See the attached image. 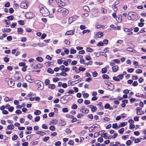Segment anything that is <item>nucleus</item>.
Instances as JSON below:
<instances>
[{"label": "nucleus", "mask_w": 146, "mask_h": 146, "mask_svg": "<svg viewBox=\"0 0 146 146\" xmlns=\"http://www.w3.org/2000/svg\"><path fill=\"white\" fill-rule=\"evenodd\" d=\"M39 9L40 13L44 17L47 16L49 14V11L45 7H41Z\"/></svg>", "instance_id": "nucleus-1"}, {"label": "nucleus", "mask_w": 146, "mask_h": 146, "mask_svg": "<svg viewBox=\"0 0 146 146\" xmlns=\"http://www.w3.org/2000/svg\"><path fill=\"white\" fill-rule=\"evenodd\" d=\"M57 11L62 14L64 16H66L68 13V9L63 7L59 8L57 10Z\"/></svg>", "instance_id": "nucleus-2"}, {"label": "nucleus", "mask_w": 146, "mask_h": 146, "mask_svg": "<svg viewBox=\"0 0 146 146\" xmlns=\"http://www.w3.org/2000/svg\"><path fill=\"white\" fill-rule=\"evenodd\" d=\"M34 82L35 84H37L38 90H41L43 89L44 84L42 82L39 80H36Z\"/></svg>", "instance_id": "nucleus-3"}, {"label": "nucleus", "mask_w": 146, "mask_h": 146, "mask_svg": "<svg viewBox=\"0 0 146 146\" xmlns=\"http://www.w3.org/2000/svg\"><path fill=\"white\" fill-rule=\"evenodd\" d=\"M35 16V14L31 12H27L25 14V16L28 19H31Z\"/></svg>", "instance_id": "nucleus-4"}, {"label": "nucleus", "mask_w": 146, "mask_h": 146, "mask_svg": "<svg viewBox=\"0 0 146 146\" xmlns=\"http://www.w3.org/2000/svg\"><path fill=\"white\" fill-rule=\"evenodd\" d=\"M129 15L131 16L132 21H135L136 20L137 18L138 17L137 14L134 12H129Z\"/></svg>", "instance_id": "nucleus-5"}, {"label": "nucleus", "mask_w": 146, "mask_h": 146, "mask_svg": "<svg viewBox=\"0 0 146 146\" xmlns=\"http://www.w3.org/2000/svg\"><path fill=\"white\" fill-rule=\"evenodd\" d=\"M54 0H48V3L49 5V9L50 11L52 12V13H54L55 9H51L50 8V7H51L50 5L52 3Z\"/></svg>", "instance_id": "nucleus-6"}, {"label": "nucleus", "mask_w": 146, "mask_h": 146, "mask_svg": "<svg viewBox=\"0 0 146 146\" xmlns=\"http://www.w3.org/2000/svg\"><path fill=\"white\" fill-rule=\"evenodd\" d=\"M78 17L77 16H73L70 17L68 19V23L69 24L71 23L72 22L76 20Z\"/></svg>", "instance_id": "nucleus-7"}, {"label": "nucleus", "mask_w": 146, "mask_h": 146, "mask_svg": "<svg viewBox=\"0 0 146 146\" xmlns=\"http://www.w3.org/2000/svg\"><path fill=\"white\" fill-rule=\"evenodd\" d=\"M20 6L21 8L25 9H27L28 7L26 1H24L22 2L21 3Z\"/></svg>", "instance_id": "nucleus-8"}, {"label": "nucleus", "mask_w": 146, "mask_h": 146, "mask_svg": "<svg viewBox=\"0 0 146 146\" xmlns=\"http://www.w3.org/2000/svg\"><path fill=\"white\" fill-rule=\"evenodd\" d=\"M58 5L59 7H61L65 6L66 4L61 0H55Z\"/></svg>", "instance_id": "nucleus-9"}, {"label": "nucleus", "mask_w": 146, "mask_h": 146, "mask_svg": "<svg viewBox=\"0 0 146 146\" xmlns=\"http://www.w3.org/2000/svg\"><path fill=\"white\" fill-rule=\"evenodd\" d=\"M137 113L138 115H141L144 114V111L141 110V109L139 107H137L136 108Z\"/></svg>", "instance_id": "nucleus-10"}, {"label": "nucleus", "mask_w": 146, "mask_h": 146, "mask_svg": "<svg viewBox=\"0 0 146 146\" xmlns=\"http://www.w3.org/2000/svg\"><path fill=\"white\" fill-rule=\"evenodd\" d=\"M91 109V111L93 112H96L97 109V107L92 105H90L88 106Z\"/></svg>", "instance_id": "nucleus-11"}, {"label": "nucleus", "mask_w": 146, "mask_h": 146, "mask_svg": "<svg viewBox=\"0 0 146 146\" xmlns=\"http://www.w3.org/2000/svg\"><path fill=\"white\" fill-rule=\"evenodd\" d=\"M26 80L29 82L31 83L33 82V81L31 78V76L30 75H27L25 77Z\"/></svg>", "instance_id": "nucleus-12"}, {"label": "nucleus", "mask_w": 146, "mask_h": 146, "mask_svg": "<svg viewBox=\"0 0 146 146\" xmlns=\"http://www.w3.org/2000/svg\"><path fill=\"white\" fill-rule=\"evenodd\" d=\"M80 111L81 113H87L88 112L89 110L87 108H82L80 110Z\"/></svg>", "instance_id": "nucleus-13"}, {"label": "nucleus", "mask_w": 146, "mask_h": 146, "mask_svg": "<svg viewBox=\"0 0 146 146\" xmlns=\"http://www.w3.org/2000/svg\"><path fill=\"white\" fill-rule=\"evenodd\" d=\"M75 31L73 30H70L67 31L65 34V35H73Z\"/></svg>", "instance_id": "nucleus-14"}, {"label": "nucleus", "mask_w": 146, "mask_h": 146, "mask_svg": "<svg viewBox=\"0 0 146 146\" xmlns=\"http://www.w3.org/2000/svg\"><path fill=\"white\" fill-rule=\"evenodd\" d=\"M108 88L110 90H112L114 89V86L113 84L110 83L108 85Z\"/></svg>", "instance_id": "nucleus-15"}, {"label": "nucleus", "mask_w": 146, "mask_h": 146, "mask_svg": "<svg viewBox=\"0 0 146 146\" xmlns=\"http://www.w3.org/2000/svg\"><path fill=\"white\" fill-rule=\"evenodd\" d=\"M60 101L62 104H65L67 102V101L64 97L61 98Z\"/></svg>", "instance_id": "nucleus-16"}, {"label": "nucleus", "mask_w": 146, "mask_h": 146, "mask_svg": "<svg viewBox=\"0 0 146 146\" xmlns=\"http://www.w3.org/2000/svg\"><path fill=\"white\" fill-rule=\"evenodd\" d=\"M103 35V33L100 32H98L96 34V37L97 38H100Z\"/></svg>", "instance_id": "nucleus-17"}, {"label": "nucleus", "mask_w": 146, "mask_h": 146, "mask_svg": "<svg viewBox=\"0 0 146 146\" xmlns=\"http://www.w3.org/2000/svg\"><path fill=\"white\" fill-rule=\"evenodd\" d=\"M112 70L114 72H116L118 70V67L117 65L113 66L112 67Z\"/></svg>", "instance_id": "nucleus-18"}, {"label": "nucleus", "mask_w": 146, "mask_h": 146, "mask_svg": "<svg viewBox=\"0 0 146 146\" xmlns=\"http://www.w3.org/2000/svg\"><path fill=\"white\" fill-rule=\"evenodd\" d=\"M126 50L132 52H133L134 53L136 52V51L135 50H133V49L131 48L128 47L126 48Z\"/></svg>", "instance_id": "nucleus-19"}, {"label": "nucleus", "mask_w": 146, "mask_h": 146, "mask_svg": "<svg viewBox=\"0 0 146 146\" xmlns=\"http://www.w3.org/2000/svg\"><path fill=\"white\" fill-rule=\"evenodd\" d=\"M36 133L40 135L41 136H43L46 134V133L41 131H38L36 132Z\"/></svg>", "instance_id": "nucleus-20"}, {"label": "nucleus", "mask_w": 146, "mask_h": 146, "mask_svg": "<svg viewBox=\"0 0 146 146\" xmlns=\"http://www.w3.org/2000/svg\"><path fill=\"white\" fill-rule=\"evenodd\" d=\"M8 84L9 86H13L14 85L15 83L13 81L11 80L10 81L8 82Z\"/></svg>", "instance_id": "nucleus-21"}, {"label": "nucleus", "mask_w": 146, "mask_h": 146, "mask_svg": "<svg viewBox=\"0 0 146 146\" xmlns=\"http://www.w3.org/2000/svg\"><path fill=\"white\" fill-rule=\"evenodd\" d=\"M107 135L108 133H105L102 134L101 136L102 137L104 138L105 139H109V137Z\"/></svg>", "instance_id": "nucleus-22"}, {"label": "nucleus", "mask_w": 146, "mask_h": 146, "mask_svg": "<svg viewBox=\"0 0 146 146\" xmlns=\"http://www.w3.org/2000/svg\"><path fill=\"white\" fill-rule=\"evenodd\" d=\"M14 127V126L13 125H10L7 126V128L8 130L13 129Z\"/></svg>", "instance_id": "nucleus-23"}, {"label": "nucleus", "mask_w": 146, "mask_h": 146, "mask_svg": "<svg viewBox=\"0 0 146 146\" xmlns=\"http://www.w3.org/2000/svg\"><path fill=\"white\" fill-rule=\"evenodd\" d=\"M83 9L87 12H88L90 11V10L89 9V7L87 6H84L83 8Z\"/></svg>", "instance_id": "nucleus-24"}, {"label": "nucleus", "mask_w": 146, "mask_h": 146, "mask_svg": "<svg viewBox=\"0 0 146 146\" xmlns=\"http://www.w3.org/2000/svg\"><path fill=\"white\" fill-rule=\"evenodd\" d=\"M41 111L40 110H35L34 113V114L35 115H38L40 114Z\"/></svg>", "instance_id": "nucleus-25"}, {"label": "nucleus", "mask_w": 146, "mask_h": 146, "mask_svg": "<svg viewBox=\"0 0 146 146\" xmlns=\"http://www.w3.org/2000/svg\"><path fill=\"white\" fill-rule=\"evenodd\" d=\"M17 32L20 34H21L23 32V29L22 28H19L17 29Z\"/></svg>", "instance_id": "nucleus-26"}, {"label": "nucleus", "mask_w": 146, "mask_h": 146, "mask_svg": "<svg viewBox=\"0 0 146 146\" xmlns=\"http://www.w3.org/2000/svg\"><path fill=\"white\" fill-rule=\"evenodd\" d=\"M116 20L119 22H121V21L122 19L120 16H117L116 18Z\"/></svg>", "instance_id": "nucleus-27"}, {"label": "nucleus", "mask_w": 146, "mask_h": 146, "mask_svg": "<svg viewBox=\"0 0 146 146\" xmlns=\"http://www.w3.org/2000/svg\"><path fill=\"white\" fill-rule=\"evenodd\" d=\"M112 127L116 129H118L119 128V127H118L117 123L113 124L112 125Z\"/></svg>", "instance_id": "nucleus-28"}, {"label": "nucleus", "mask_w": 146, "mask_h": 146, "mask_svg": "<svg viewBox=\"0 0 146 146\" xmlns=\"http://www.w3.org/2000/svg\"><path fill=\"white\" fill-rule=\"evenodd\" d=\"M127 124V122H123L120 123V124L119 125V126L121 127H124Z\"/></svg>", "instance_id": "nucleus-29"}, {"label": "nucleus", "mask_w": 146, "mask_h": 146, "mask_svg": "<svg viewBox=\"0 0 146 146\" xmlns=\"http://www.w3.org/2000/svg\"><path fill=\"white\" fill-rule=\"evenodd\" d=\"M47 72L48 73L51 74H52L54 73V70L50 68H49L48 69V70H47Z\"/></svg>", "instance_id": "nucleus-30"}, {"label": "nucleus", "mask_w": 146, "mask_h": 146, "mask_svg": "<svg viewBox=\"0 0 146 146\" xmlns=\"http://www.w3.org/2000/svg\"><path fill=\"white\" fill-rule=\"evenodd\" d=\"M70 70V68L67 67H65L64 69H62V71H63V72H68Z\"/></svg>", "instance_id": "nucleus-31"}, {"label": "nucleus", "mask_w": 146, "mask_h": 146, "mask_svg": "<svg viewBox=\"0 0 146 146\" xmlns=\"http://www.w3.org/2000/svg\"><path fill=\"white\" fill-rule=\"evenodd\" d=\"M48 87L51 89H54L55 88V86L54 84H50L48 85Z\"/></svg>", "instance_id": "nucleus-32"}, {"label": "nucleus", "mask_w": 146, "mask_h": 146, "mask_svg": "<svg viewBox=\"0 0 146 146\" xmlns=\"http://www.w3.org/2000/svg\"><path fill=\"white\" fill-rule=\"evenodd\" d=\"M18 138V136L16 135H14L12 137V139L13 141H14L16 140Z\"/></svg>", "instance_id": "nucleus-33"}, {"label": "nucleus", "mask_w": 146, "mask_h": 146, "mask_svg": "<svg viewBox=\"0 0 146 146\" xmlns=\"http://www.w3.org/2000/svg\"><path fill=\"white\" fill-rule=\"evenodd\" d=\"M36 60L37 61H38L39 62H41L43 60V58L40 57H37L36 58Z\"/></svg>", "instance_id": "nucleus-34"}, {"label": "nucleus", "mask_w": 146, "mask_h": 146, "mask_svg": "<svg viewBox=\"0 0 146 146\" xmlns=\"http://www.w3.org/2000/svg\"><path fill=\"white\" fill-rule=\"evenodd\" d=\"M141 139H139L138 138H136V139H135L134 140V143H137L139 142H141Z\"/></svg>", "instance_id": "nucleus-35"}, {"label": "nucleus", "mask_w": 146, "mask_h": 146, "mask_svg": "<svg viewBox=\"0 0 146 146\" xmlns=\"http://www.w3.org/2000/svg\"><path fill=\"white\" fill-rule=\"evenodd\" d=\"M38 65H36L35 64H33L31 65V66L32 68H36L37 67H38Z\"/></svg>", "instance_id": "nucleus-36"}, {"label": "nucleus", "mask_w": 146, "mask_h": 146, "mask_svg": "<svg viewBox=\"0 0 146 146\" xmlns=\"http://www.w3.org/2000/svg\"><path fill=\"white\" fill-rule=\"evenodd\" d=\"M107 72V68L106 67L103 68L102 70V74H104L106 73Z\"/></svg>", "instance_id": "nucleus-37"}, {"label": "nucleus", "mask_w": 146, "mask_h": 146, "mask_svg": "<svg viewBox=\"0 0 146 146\" xmlns=\"http://www.w3.org/2000/svg\"><path fill=\"white\" fill-rule=\"evenodd\" d=\"M131 142L130 140H128L127 141L126 143V145L127 146H129L131 144Z\"/></svg>", "instance_id": "nucleus-38"}, {"label": "nucleus", "mask_w": 146, "mask_h": 146, "mask_svg": "<svg viewBox=\"0 0 146 146\" xmlns=\"http://www.w3.org/2000/svg\"><path fill=\"white\" fill-rule=\"evenodd\" d=\"M128 135H123L122 136L121 138L122 139L124 140H126L128 138Z\"/></svg>", "instance_id": "nucleus-39"}, {"label": "nucleus", "mask_w": 146, "mask_h": 146, "mask_svg": "<svg viewBox=\"0 0 146 146\" xmlns=\"http://www.w3.org/2000/svg\"><path fill=\"white\" fill-rule=\"evenodd\" d=\"M65 44L66 45H69L70 44V42L67 40L65 39L64 41Z\"/></svg>", "instance_id": "nucleus-40"}, {"label": "nucleus", "mask_w": 146, "mask_h": 146, "mask_svg": "<svg viewBox=\"0 0 146 146\" xmlns=\"http://www.w3.org/2000/svg\"><path fill=\"white\" fill-rule=\"evenodd\" d=\"M124 131V129L123 128H121L120 129L118 130V132L120 134L122 133Z\"/></svg>", "instance_id": "nucleus-41"}, {"label": "nucleus", "mask_w": 146, "mask_h": 146, "mask_svg": "<svg viewBox=\"0 0 146 146\" xmlns=\"http://www.w3.org/2000/svg\"><path fill=\"white\" fill-rule=\"evenodd\" d=\"M92 49L90 47H88L86 48V51L87 52H92Z\"/></svg>", "instance_id": "nucleus-42"}, {"label": "nucleus", "mask_w": 146, "mask_h": 146, "mask_svg": "<svg viewBox=\"0 0 146 146\" xmlns=\"http://www.w3.org/2000/svg\"><path fill=\"white\" fill-rule=\"evenodd\" d=\"M92 76L94 77H96L98 75V73L96 71H94L92 72Z\"/></svg>", "instance_id": "nucleus-43"}, {"label": "nucleus", "mask_w": 146, "mask_h": 146, "mask_svg": "<svg viewBox=\"0 0 146 146\" xmlns=\"http://www.w3.org/2000/svg\"><path fill=\"white\" fill-rule=\"evenodd\" d=\"M92 63V62L91 61H89L87 63H84V65L85 66H88V65H91Z\"/></svg>", "instance_id": "nucleus-44"}, {"label": "nucleus", "mask_w": 146, "mask_h": 146, "mask_svg": "<svg viewBox=\"0 0 146 146\" xmlns=\"http://www.w3.org/2000/svg\"><path fill=\"white\" fill-rule=\"evenodd\" d=\"M50 83V81L48 79H46L45 80L44 83L46 85H48Z\"/></svg>", "instance_id": "nucleus-45"}, {"label": "nucleus", "mask_w": 146, "mask_h": 146, "mask_svg": "<svg viewBox=\"0 0 146 146\" xmlns=\"http://www.w3.org/2000/svg\"><path fill=\"white\" fill-rule=\"evenodd\" d=\"M76 50H75L71 49L70 50V53L71 54H74L76 53Z\"/></svg>", "instance_id": "nucleus-46"}, {"label": "nucleus", "mask_w": 146, "mask_h": 146, "mask_svg": "<svg viewBox=\"0 0 146 146\" xmlns=\"http://www.w3.org/2000/svg\"><path fill=\"white\" fill-rule=\"evenodd\" d=\"M77 105L76 104H74L72 106V108L73 109H76L77 108Z\"/></svg>", "instance_id": "nucleus-47"}, {"label": "nucleus", "mask_w": 146, "mask_h": 146, "mask_svg": "<svg viewBox=\"0 0 146 146\" xmlns=\"http://www.w3.org/2000/svg\"><path fill=\"white\" fill-rule=\"evenodd\" d=\"M102 77L104 79H108L109 78L108 76L106 74H104L102 75Z\"/></svg>", "instance_id": "nucleus-48"}, {"label": "nucleus", "mask_w": 146, "mask_h": 146, "mask_svg": "<svg viewBox=\"0 0 146 146\" xmlns=\"http://www.w3.org/2000/svg\"><path fill=\"white\" fill-rule=\"evenodd\" d=\"M5 21L6 24V27H8L10 25V22L9 21H7L6 20H5Z\"/></svg>", "instance_id": "nucleus-49"}, {"label": "nucleus", "mask_w": 146, "mask_h": 146, "mask_svg": "<svg viewBox=\"0 0 146 146\" xmlns=\"http://www.w3.org/2000/svg\"><path fill=\"white\" fill-rule=\"evenodd\" d=\"M9 59L7 57H5L4 58V60L5 62H7L9 61Z\"/></svg>", "instance_id": "nucleus-50"}, {"label": "nucleus", "mask_w": 146, "mask_h": 146, "mask_svg": "<svg viewBox=\"0 0 146 146\" xmlns=\"http://www.w3.org/2000/svg\"><path fill=\"white\" fill-rule=\"evenodd\" d=\"M59 80V78L57 77H55L53 79V81L54 82H57Z\"/></svg>", "instance_id": "nucleus-51"}, {"label": "nucleus", "mask_w": 146, "mask_h": 146, "mask_svg": "<svg viewBox=\"0 0 146 146\" xmlns=\"http://www.w3.org/2000/svg\"><path fill=\"white\" fill-rule=\"evenodd\" d=\"M60 75L63 76H66L67 75V74L65 72L62 71L60 73Z\"/></svg>", "instance_id": "nucleus-52"}, {"label": "nucleus", "mask_w": 146, "mask_h": 146, "mask_svg": "<svg viewBox=\"0 0 146 146\" xmlns=\"http://www.w3.org/2000/svg\"><path fill=\"white\" fill-rule=\"evenodd\" d=\"M113 80L117 81H119V79L118 78V77L115 76L113 77Z\"/></svg>", "instance_id": "nucleus-53"}, {"label": "nucleus", "mask_w": 146, "mask_h": 146, "mask_svg": "<svg viewBox=\"0 0 146 146\" xmlns=\"http://www.w3.org/2000/svg\"><path fill=\"white\" fill-rule=\"evenodd\" d=\"M71 118H72V120H71L72 123H74L76 121L77 119L75 118H74L73 116H71Z\"/></svg>", "instance_id": "nucleus-54"}, {"label": "nucleus", "mask_w": 146, "mask_h": 146, "mask_svg": "<svg viewBox=\"0 0 146 146\" xmlns=\"http://www.w3.org/2000/svg\"><path fill=\"white\" fill-rule=\"evenodd\" d=\"M79 69L80 72L81 71H84L86 70V69L85 68L82 67L81 66L80 67H79Z\"/></svg>", "instance_id": "nucleus-55"}, {"label": "nucleus", "mask_w": 146, "mask_h": 146, "mask_svg": "<svg viewBox=\"0 0 146 146\" xmlns=\"http://www.w3.org/2000/svg\"><path fill=\"white\" fill-rule=\"evenodd\" d=\"M14 17L12 15L8 16L7 17V19L10 20H13L14 19Z\"/></svg>", "instance_id": "nucleus-56"}, {"label": "nucleus", "mask_w": 146, "mask_h": 146, "mask_svg": "<svg viewBox=\"0 0 146 146\" xmlns=\"http://www.w3.org/2000/svg\"><path fill=\"white\" fill-rule=\"evenodd\" d=\"M135 72L137 74H139L141 73L142 71L141 69H137L136 70Z\"/></svg>", "instance_id": "nucleus-57"}, {"label": "nucleus", "mask_w": 146, "mask_h": 146, "mask_svg": "<svg viewBox=\"0 0 146 146\" xmlns=\"http://www.w3.org/2000/svg\"><path fill=\"white\" fill-rule=\"evenodd\" d=\"M83 97L85 98H87L89 96V95L88 94L86 93L84 94L83 95Z\"/></svg>", "instance_id": "nucleus-58"}, {"label": "nucleus", "mask_w": 146, "mask_h": 146, "mask_svg": "<svg viewBox=\"0 0 146 146\" xmlns=\"http://www.w3.org/2000/svg\"><path fill=\"white\" fill-rule=\"evenodd\" d=\"M134 70V69L132 68H130L128 69L127 70V72L129 73H131Z\"/></svg>", "instance_id": "nucleus-59"}, {"label": "nucleus", "mask_w": 146, "mask_h": 146, "mask_svg": "<svg viewBox=\"0 0 146 146\" xmlns=\"http://www.w3.org/2000/svg\"><path fill=\"white\" fill-rule=\"evenodd\" d=\"M84 116L83 114L80 113L77 115V117L79 118H80L81 117H83Z\"/></svg>", "instance_id": "nucleus-60"}, {"label": "nucleus", "mask_w": 146, "mask_h": 146, "mask_svg": "<svg viewBox=\"0 0 146 146\" xmlns=\"http://www.w3.org/2000/svg\"><path fill=\"white\" fill-rule=\"evenodd\" d=\"M84 103L86 105H88L90 104V102L89 100H85L84 101Z\"/></svg>", "instance_id": "nucleus-61"}, {"label": "nucleus", "mask_w": 146, "mask_h": 146, "mask_svg": "<svg viewBox=\"0 0 146 146\" xmlns=\"http://www.w3.org/2000/svg\"><path fill=\"white\" fill-rule=\"evenodd\" d=\"M46 36V34L44 33L41 35V39H44Z\"/></svg>", "instance_id": "nucleus-62"}, {"label": "nucleus", "mask_w": 146, "mask_h": 146, "mask_svg": "<svg viewBox=\"0 0 146 146\" xmlns=\"http://www.w3.org/2000/svg\"><path fill=\"white\" fill-rule=\"evenodd\" d=\"M54 144L56 146H60L61 144V143L60 141H58L56 142Z\"/></svg>", "instance_id": "nucleus-63"}, {"label": "nucleus", "mask_w": 146, "mask_h": 146, "mask_svg": "<svg viewBox=\"0 0 146 146\" xmlns=\"http://www.w3.org/2000/svg\"><path fill=\"white\" fill-rule=\"evenodd\" d=\"M62 111L63 112H67L68 111V109L67 108H64L62 109Z\"/></svg>", "instance_id": "nucleus-64"}]
</instances>
